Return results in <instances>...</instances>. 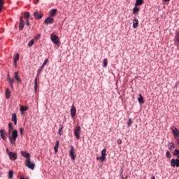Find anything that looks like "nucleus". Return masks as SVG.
<instances>
[{
    "instance_id": "obj_4",
    "label": "nucleus",
    "mask_w": 179,
    "mask_h": 179,
    "mask_svg": "<svg viewBox=\"0 0 179 179\" xmlns=\"http://www.w3.org/2000/svg\"><path fill=\"white\" fill-rule=\"evenodd\" d=\"M25 164L28 169H30L31 170H34V167H36V164H34V162H31L30 159H26Z\"/></svg>"
},
{
    "instance_id": "obj_15",
    "label": "nucleus",
    "mask_w": 179,
    "mask_h": 179,
    "mask_svg": "<svg viewBox=\"0 0 179 179\" xmlns=\"http://www.w3.org/2000/svg\"><path fill=\"white\" fill-rule=\"evenodd\" d=\"M5 129H1L0 130V136L3 141H6V136H5Z\"/></svg>"
},
{
    "instance_id": "obj_44",
    "label": "nucleus",
    "mask_w": 179,
    "mask_h": 179,
    "mask_svg": "<svg viewBox=\"0 0 179 179\" xmlns=\"http://www.w3.org/2000/svg\"><path fill=\"white\" fill-rule=\"evenodd\" d=\"M20 23H24V21L23 20V18L22 17L20 19Z\"/></svg>"
},
{
    "instance_id": "obj_26",
    "label": "nucleus",
    "mask_w": 179,
    "mask_h": 179,
    "mask_svg": "<svg viewBox=\"0 0 179 179\" xmlns=\"http://www.w3.org/2000/svg\"><path fill=\"white\" fill-rule=\"evenodd\" d=\"M58 148H59V141H57L55 146L54 148V150L55 153H58Z\"/></svg>"
},
{
    "instance_id": "obj_43",
    "label": "nucleus",
    "mask_w": 179,
    "mask_h": 179,
    "mask_svg": "<svg viewBox=\"0 0 179 179\" xmlns=\"http://www.w3.org/2000/svg\"><path fill=\"white\" fill-rule=\"evenodd\" d=\"M117 143H118V145H121V143H122V141L121 139H118Z\"/></svg>"
},
{
    "instance_id": "obj_32",
    "label": "nucleus",
    "mask_w": 179,
    "mask_h": 179,
    "mask_svg": "<svg viewBox=\"0 0 179 179\" xmlns=\"http://www.w3.org/2000/svg\"><path fill=\"white\" fill-rule=\"evenodd\" d=\"M24 16L25 19H27H27H29V17H30V13H29V12H25V13H24Z\"/></svg>"
},
{
    "instance_id": "obj_13",
    "label": "nucleus",
    "mask_w": 179,
    "mask_h": 179,
    "mask_svg": "<svg viewBox=\"0 0 179 179\" xmlns=\"http://www.w3.org/2000/svg\"><path fill=\"white\" fill-rule=\"evenodd\" d=\"M10 94H12V92L10 91V90H9V88H7L6 90V98L7 100H9V99H10Z\"/></svg>"
},
{
    "instance_id": "obj_18",
    "label": "nucleus",
    "mask_w": 179,
    "mask_h": 179,
    "mask_svg": "<svg viewBox=\"0 0 179 179\" xmlns=\"http://www.w3.org/2000/svg\"><path fill=\"white\" fill-rule=\"evenodd\" d=\"M11 120L13 122H14V124L16 125L17 124V116L16 115L15 113L12 114V119Z\"/></svg>"
},
{
    "instance_id": "obj_21",
    "label": "nucleus",
    "mask_w": 179,
    "mask_h": 179,
    "mask_svg": "<svg viewBox=\"0 0 179 179\" xmlns=\"http://www.w3.org/2000/svg\"><path fill=\"white\" fill-rule=\"evenodd\" d=\"M20 110L21 113H24V111H27V110H29V106H24L20 105Z\"/></svg>"
},
{
    "instance_id": "obj_11",
    "label": "nucleus",
    "mask_w": 179,
    "mask_h": 179,
    "mask_svg": "<svg viewBox=\"0 0 179 179\" xmlns=\"http://www.w3.org/2000/svg\"><path fill=\"white\" fill-rule=\"evenodd\" d=\"M8 156L10 160H16L17 159V154L16 152H8Z\"/></svg>"
},
{
    "instance_id": "obj_24",
    "label": "nucleus",
    "mask_w": 179,
    "mask_h": 179,
    "mask_svg": "<svg viewBox=\"0 0 179 179\" xmlns=\"http://www.w3.org/2000/svg\"><path fill=\"white\" fill-rule=\"evenodd\" d=\"M12 125V122L8 123V135H10V134H12V131H13V126Z\"/></svg>"
},
{
    "instance_id": "obj_34",
    "label": "nucleus",
    "mask_w": 179,
    "mask_h": 179,
    "mask_svg": "<svg viewBox=\"0 0 179 179\" xmlns=\"http://www.w3.org/2000/svg\"><path fill=\"white\" fill-rule=\"evenodd\" d=\"M24 27V23H20L19 30H20V31L23 30Z\"/></svg>"
},
{
    "instance_id": "obj_45",
    "label": "nucleus",
    "mask_w": 179,
    "mask_h": 179,
    "mask_svg": "<svg viewBox=\"0 0 179 179\" xmlns=\"http://www.w3.org/2000/svg\"><path fill=\"white\" fill-rule=\"evenodd\" d=\"M171 145H172L171 146V148H170V149H174V143H171Z\"/></svg>"
},
{
    "instance_id": "obj_7",
    "label": "nucleus",
    "mask_w": 179,
    "mask_h": 179,
    "mask_svg": "<svg viewBox=\"0 0 179 179\" xmlns=\"http://www.w3.org/2000/svg\"><path fill=\"white\" fill-rule=\"evenodd\" d=\"M34 16L35 19H37V20H40L43 16L44 14L42 13L41 11H36L34 13Z\"/></svg>"
},
{
    "instance_id": "obj_53",
    "label": "nucleus",
    "mask_w": 179,
    "mask_h": 179,
    "mask_svg": "<svg viewBox=\"0 0 179 179\" xmlns=\"http://www.w3.org/2000/svg\"><path fill=\"white\" fill-rule=\"evenodd\" d=\"M123 179H128V176L124 177Z\"/></svg>"
},
{
    "instance_id": "obj_33",
    "label": "nucleus",
    "mask_w": 179,
    "mask_h": 179,
    "mask_svg": "<svg viewBox=\"0 0 179 179\" xmlns=\"http://www.w3.org/2000/svg\"><path fill=\"white\" fill-rule=\"evenodd\" d=\"M8 178H13V171H9V172H8Z\"/></svg>"
},
{
    "instance_id": "obj_52",
    "label": "nucleus",
    "mask_w": 179,
    "mask_h": 179,
    "mask_svg": "<svg viewBox=\"0 0 179 179\" xmlns=\"http://www.w3.org/2000/svg\"><path fill=\"white\" fill-rule=\"evenodd\" d=\"M20 179H29V178H24L23 177H20Z\"/></svg>"
},
{
    "instance_id": "obj_38",
    "label": "nucleus",
    "mask_w": 179,
    "mask_h": 179,
    "mask_svg": "<svg viewBox=\"0 0 179 179\" xmlns=\"http://www.w3.org/2000/svg\"><path fill=\"white\" fill-rule=\"evenodd\" d=\"M2 6H3V1L0 0V12H2Z\"/></svg>"
},
{
    "instance_id": "obj_49",
    "label": "nucleus",
    "mask_w": 179,
    "mask_h": 179,
    "mask_svg": "<svg viewBox=\"0 0 179 179\" xmlns=\"http://www.w3.org/2000/svg\"><path fill=\"white\" fill-rule=\"evenodd\" d=\"M6 153H8V155H9V153H10V152H9V149L8 148H6Z\"/></svg>"
},
{
    "instance_id": "obj_22",
    "label": "nucleus",
    "mask_w": 179,
    "mask_h": 179,
    "mask_svg": "<svg viewBox=\"0 0 179 179\" xmlns=\"http://www.w3.org/2000/svg\"><path fill=\"white\" fill-rule=\"evenodd\" d=\"M58 134L60 136H61V135H62V134H64V125L59 124Z\"/></svg>"
},
{
    "instance_id": "obj_3",
    "label": "nucleus",
    "mask_w": 179,
    "mask_h": 179,
    "mask_svg": "<svg viewBox=\"0 0 179 179\" xmlns=\"http://www.w3.org/2000/svg\"><path fill=\"white\" fill-rule=\"evenodd\" d=\"M51 40L56 45H57V47H59L61 42L59 41V39L58 38V36L57 35L52 34Z\"/></svg>"
},
{
    "instance_id": "obj_50",
    "label": "nucleus",
    "mask_w": 179,
    "mask_h": 179,
    "mask_svg": "<svg viewBox=\"0 0 179 179\" xmlns=\"http://www.w3.org/2000/svg\"><path fill=\"white\" fill-rule=\"evenodd\" d=\"M164 2H170V0H163Z\"/></svg>"
},
{
    "instance_id": "obj_47",
    "label": "nucleus",
    "mask_w": 179,
    "mask_h": 179,
    "mask_svg": "<svg viewBox=\"0 0 179 179\" xmlns=\"http://www.w3.org/2000/svg\"><path fill=\"white\" fill-rule=\"evenodd\" d=\"M27 26H30V22H29V20H27Z\"/></svg>"
},
{
    "instance_id": "obj_35",
    "label": "nucleus",
    "mask_w": 179,
    "mask_h": 179,
    "mask_svg": "<svg viewBox=\"0 0 179 179\" xmlns=\"http://www.w3.org/2000/svg\"><path fill=\"white\" fill-rule=\"evenodd\" d=\"M47 62H48V59H45L43 65L41 66V69H44V66L47 65Z\"/></svg>"
},
{
    "instance_id": "obj_29",
    "label": "nucleus",
    "mask_w": 179,
    "mask_h": 179,
    "mask_svg": "<svg viewBox=\"0 0 179 179\" xmlns=\"http://www.w3.org/2000/svg\"><path fill=\"white\" fill-rule=\"evenodd\" d=\"M38 87L37 85V77H36L35 80H34V89L35 92H37Z\"/></svg>"
},
{
    "instance_id": "obj_39",
    "label": "nucleus",
    "mask_w": 179,
    "mask_h": 179,
    "mask_svg": "<svg viewBox=\"0 0 179 179\" xmlns=\"http://www.w3.org/2000/svg\"><path fill=\"white\" fill-rule=\"evenodd\" d=\"M15 83V79H10V80H8V83H9V85H13V83Z\"/></svg>"
},
{
    "instance_id": "obj_51",
    "label": "nucleus",
    "mask_w": 179,
    "mask_h": 179,
    "mask_svg": "<svg viewBox=\"0 0 179 179\" xmlns=\"http://www.w3.org/2000/svg\"><path fill=\"white\" fill-rule=\"evenodd\" d=\"M11 89H13V84H10Z\"/></svg>"
},
{
    "instance_id": "obj_19",
    "label": "nucleus",
    "mask_w": 179,
    "mask_h": 179,
    "mask_svg": "<svg viewBox=\"0 0 179 179\" xmlns=\"http://www.w3.org/2000/svg\"><path fill=\"white\" fill-rule=\"evenodd\" d=\"M139 10H141V8L138 7V6H135L133 8V14L138 15L139 13Z\"/></svg>"
},
{
    "instance_id": "obj_36",
    "label": "nucleus",
    "mask_w": 179,
    "mask_h": 179,
    "mask_svg": "<svg viewBox=\"0 0 179 179\" xmlns=\"http://www.w3.org/2000/svg\"><path fill=\"white\" fill-rule=\"evenodd\" d=\"M33 44H34V39L31 40V41L28 43V47H31Z\"/></svg>"
},
{
    "instance_id": "obj_23",
    "label": "nucleus",
    "mask_w": 179,
    "mask_h": 179,
    "mask_svg": "<svg viewBox=\"0 0 179 179\" xmlns=\"http://www.w3.org/2000/svg\"><path fill=\"white\" fill-rule=\"evenodd\" d=\"M58 10L57 9H52L50 12V17H52L57 15V12Z\"/></svg>"
},
{
    "instance_id": "obj_17",
    "label": "nucleus",
    "mask_w": 179,
    "mask_h": 179,
    "mask_svg": "<svg viewBox=\"0 0 179 179\" xmlns=\"http://www.w3.org/2000/svg\"><path fill=\"white\" fill-rule=\"evenodd\" d=\"M138 24H139V20H138V18L134 17V20L133 22V28L136 29V27H138Z\"/></svg>"
},
{
    "instance_id": "obj_5",
    "label": "nucleus",
    "mask_w": 179,
    "mask_h": 179,
    "mask_svg": "<svg viewBox=\"0 0 179 179\" xmlns=\"http://www.w3.org/2000/svg\"><path fill=\"white\" fill-rule=\"evenodd\" d=\"M69 156L71 160H75L76 159V154H75V148H73V146L71 147V149L69 150Z\"/></svg>"
},
{
    "instance_id": "obj_55",
    "label": "nucleus",
    "mask_w": 179,
    "mask_h": 179,
    "mask_svg": "<svg viewBox=\"0 0 179 179\" xmlns=\"http://www.w3.org/2000/svg\"><path fill=\"white\" fill-rule=\"evenodd\" d=\"M124 176H122V179H124Z\"/></svg>"
},
{
    "instance_id": "obj_37",
    "label": "nucleus",
    "mask_w": 179,
    "mask_h": 179,
    "mask_svg": "<svg viewBox=\"0 0 179 179\" xmlns=\"http://www.w3.org/2000/svg\"><path fill=\"white\" fill-rule=\"evenodd\" d=\"M166 157L167 159H171V153H170V151H166Z\"/></svg>"
},
{
    "instance_id": "obj_46",
    "label": "nucleus",
    "mask_w": 179,
    "mask_h": 179,
    "mask_svg": "<svg viewBox=\"0 0 179 179\" xmlns=\"http://www.w3.org/2000/svg\"><path fill=\"white\" fill-rule=\"evenodd\" d=\"M10 76H9V74H8L7 76V80H10Z\"/></svg>"
},
{
    "instance_id": "obj_8",
    "label": "nucleus",
    "mask_w": 179,
    "mask_h": 179,
    "mask_svg": "<svg viewBox=\"0 0 179 179\" xmlns=\"http://www.w3.org/2000/svg\"><path fill=\"white\" fill-rule=\"evenodd\" d=\"M171 167H179V159H172L171 160Z\"/></svg>"
},
{
    "instance_id": "obj_27",
    "label": "nucleus",
    "mask_w": 179,
    "mask_h": 179,
    "mask_svg": "<svg viewBox=\"0 0 179 179\" xmlns=\"http://www.w3.org/2000/svg\"><path fill=\"white\" fill-rule=\"evenodd\" d=\"M143 0H136V6H139V5H143Z\"/></svg>"
},
{
    "instance_id": "obj_10",
    "label": "nucleus",
    "mask_w": 179,
    "mask_h": 179,
    "mask_svg": "<svg viewBox=\"0 0 179 179\" xmlns=\"http://www.w3.org/2000/svg\"><path fill=\"white\" fill-rule=\"evenodd\" d=\"M172 129V134L174 136V138H177L179 137V131L178 129L176 127L171 128Z\"/></svg>"
},
{
    "instance_id": "obj_48",
    "label": "nucleus",
    "mask_w": 179,
    "mask_h": 179,
    "mask_svg": "<svg viewBox=\"0 0 179 179\" xmlns=\"http://www.w3.org/2000/svg\"><path fill=\"white\" fill-rule=\"evenodd\" d=\"M40 36H41L40 34L36 35V37H35V38H36V40H38V38L40 37Z\"/></svg>"
},
{
    "instance_id": "obj_30",
    "label": "nucleus",
    "mask_w": 179,
    "mask_h": 179,
    "mask_svg": "<svg viewBox=\"0 0 179 179\" xmlns=\"http://www.w3.org/2000/svg\"><path fill=\"white\" fill-rule=\"evenodd\" d=\"M107 65H108V59H103V68H107Z\"/></svg>"
},
{
    "instance_id": "obj_40",
    "label": "nucleus",
    "mask_w": 179,
    "mask_h": 179,
    "mask_svg": "<svg viewBox=\"0 0 179 179\" xmlns=\"http://www.w3.org/2000/svg\"><path fill=\"white\" fill-rule=\"evenodd\" d=\"M128 127H131L132 125V119H129L127 122Z\"/></svg>"
},
{
    "instance_id": "obj_31",
    "label": "nucleus",
    "mask_w": 179,
    "mask_h": 179,
    "mask_svg": "<svg viewBox=\"0 0 179 179\" xmlns=\"http://www.w3.org/2000/svg\"><path fill=\"white\" fill-rule=\"evenodd\" d=\"M173 155L174 156H177L178 159H179V150H174Z\"/></svg>"
},
{
    "instance_id": "obj_28",
    "label": "nucleus",
    "mask_w": 179,
    "mask_h": 179,
    "mask_svg": "<svg viewBox=\"0 0 179 179\" xmlns=\"http://www.w3.org/2000/svg\"><path fill=\"white\" fill-rule=\"evenodd\" d=\"M19 58H20V55H19V53H17L14 58V63H15V66H16V64H17V61H19Z\"/></svg>"
},
{
    "instance_id": "obj_25",
    "label": "nucleus",
    "mask_w": 179,
    "mask_h": 179,
    "mask_svg": "<svg viewBox=\"0 0 179 179\" xmlns=\"http://www.w3.org/2000/svg\"><path fill=\"white\" fill-rule=\"evenodd\" d=\"M138 100L140 104H143V103H145V101L143 100V96H142V94H141L138 95Z\"/></svg>"
},
{
    "instance_id": "obj_14",
    "label": "nucleus",
    "mask_w": 179,
    "mask_h": 179,
    "mask_svg": "<svg viewBox=\"0 0 179 179\" xmlns=\"http://www.w3.org/2000/svg\"><path fill=\"white\" fill-rule=\"evenodd\" d=\"M21 155L23 157H26V160H30V154L24 151H21Z\"/></svg>"
},
{
    "instance_id": "obj_9",
    "label": "nucleus",
    "mask_w": 179,
    "mask_h": 179,
    "mask_svg": "<svg viewBox=\"0 0 179 179\" xmlns=\"http://www.w3.org/2000/svg\"><path fill=\"white\" fill-rule=\"evenodd\" d=\"M44 24H52L54 23V18L48 17L44 20Z\"/></svg>"
},
{
    "instance_id": "obj_16",
    "label": "nucleus",
    "mask_w": 179,
    "mask_h": 179,
    "mask_svg": "<svg viewBox=\"0 0 179 179\" xmlns=\"http://www.w3.org/2000/svg\"><path fill=\"white\" fill-rule=\"evenodd\" d=\"M15 75V78L16 79V80H17V82H19V83H22V79L20 78V76H19V71H15L14 73Z\"/></svg>"
},
{
    "instance_id": "obj_41",
    "label": "nucleus",
    "mask_w": 179,
    "mask_h": 179,
    "mask_svg": "<svg viewBox=\"0 0 179 179\" xmlns=\"http://www.w3.org/2000/svg\"><path fill=\"white\" fill-rule=\"evenodd\" d=\"M24 131V129H23L22 127L20 128V135H23V131Z\"/></svg>"
},
{
    "instance_id": "obj_6",
    "label": "nucleus",
    "mask_w": 179,
    "mask_h": 179,
    "mask_svg": "<svg viewBox=\"0 0 179 179\" xmlns=\"http://www.w3.org/2000/svg\"><path fill=\"white\" fill-rule=\"evenodd\" d=\"M74 135L76 139L78 140L80 139V126H77V128L74 129Z\"/></svg>"
},
{
    "instance_id": "obj_20",
    "label": "nucleus",
    "mask_w": 179,
    "mask_h": 179,
    "mask_svg": "<svg viewBox=\"0 0 179 179\" xmlns=\"http://www.w3.org/2000/svg\"><path fill=\"white\" fill-rule=\"evenodd\" d=\"M175 44H176V45H179V31L176 32L175 36Z\"/></svg>"
},
{
    "instance_id": "obj_54",
    "label": "nucleus",
    "mask_w": 179,
    "mask_h": 179,
    "mask_svg": "<svg viewBox=\"0 0 179 179\" xmlns=\"http://www.w3.org/2000/svg\"><path fill=\"white\" fill-rule=\"evenodd\" d=\"M36 2L35 3H37V2H38V1H40V0H36Z\"/></svg>"
},
{
    "instance_id": "obj_2",
    "label": "nucleus",
    "mask_w": 179,
    "mask_h": 179,
    "mask_svg": "<svg viewBox=\"0 0 179 179\" xmlns=\"http://www.w3.org/2000/svg\"><path fill=\"white\" fill-rule=\"evenodd\" d=\"M107 149H103L101 151V156L96 157V160H100L101 162H105L106 156H107Z\"/></svg>"
},
{
    "instance_id": "obj_1",
    "label": "nucleus",
    "mask_w": 179,
    "mask_h": 179,
    "mask_svg": "<svg viewBox=\"0 0 179 179\" xmlns=\"http://www.w3.org/2000/svg\"><path fill=\"white\" fill-rule=\"evenodd\" d=\"M17 134L18 131L17 129H15L12 131V134L8 135V139L11 143V145H15V143L16 142V139H17Z\"/></svg>"
},
{
    "instance_id": "obj_42",
    "label": "nucleus",
    "mask_w": 179,
    "mask_h": 179,
    "mask_svg": "<svg viewBox=\"0 0 179 179\" xmlns=\"http://www.w3.org/2000/svg\"><path fill=\"white\" fill-rule=\"evenodd\" d=\"M43 69H41V66L40 67V69L38 70L37 76L40 75L41 73V71H43Z\"/></svg>"
},
{
    "instance_id": "obj_12",
    "label": "nucleus",
    "mask_w": 179,
    "mask_h": 179,
    "mask_svg": "<svg viewBox=\"0 0 179 179\" xmlns=\"http://www.w3.org/2000/svg\"><path fill=\"white\" fill-rule=\"evenodd\" d=\"M71 118H75V115H76V107L75 106H72L71 108Z\"/></svg>"
}]
</instances>
